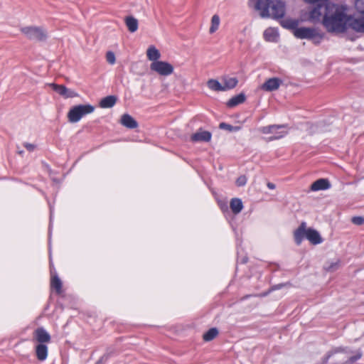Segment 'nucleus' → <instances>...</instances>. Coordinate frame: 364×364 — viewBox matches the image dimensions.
I'll list each match as a JSON object with an SVG mask.
<instances>
[{"instance_id":"obj_29","label":"nucleus","mask_w":364,"mask_h":364,"mask_svg":"<svg viewBox=\"0 0 364 364\" xmlns=\"http://www.w3.org/2000/svg\"><path fill=\"white\" fill-rule=\"evenodd\" d=\"M282 25L285 28L295 30L297 28L298 21L294 19H285L282 22Z\"/></svg>"},{"instance_id":"obj_5","label":"nucleus","mask_w":364,"mask_h":364,"mask_svg":"<svg viewBox=\"0 0 364 364\" xmlns=\"http://www.w3.org/2000/svg\"><path fill=\"white\" fill-rule=\"evenodd\" d=\"M294 35L297 38L314 40L315 44L319 43L324 36L318 28L309 27L297 28L294 31Z\"/></svg>"},{"instance_id":"obj_25","label":"nucleus","mask_w":364,"mask_h":364,"mask_svg":"<svg viewBox=\"0 0 364 364\" xmlns=\"http://www.w3.org/2000/svg\"><path fill=\"white\" fill-rule=\"evenodd\" d=\"M285 128L284 125H269L266 127H262L259 129V131L263 134H273L274 131L284 129Z\"/></svg>"},{"instance_id":"obj_33","label":"nucleus","mask_w":364,"mask_h":364,"mask_svg":"<svg viewBox=\"0 0 364 364\" xmlns=\"http://www.w3.org/2000/svg\"><path fill=\"white\" fill-rule=\"evenodd\" d=\"M355 6L358 11L364 14V0H355Z\"/></svg>"},{"instance_id":"obj_12","label":"nucleus","mask_w":364,"mask_h":364,"mask_svg":"<svg viewBox=\"0 0 364 364\" xmlns=\"http://www.w3.org/2000/svg\"><path fill=\"white\" fill-rule=\"evenodd\" d=\"M211 139V133L208 131H203L200 129L191 136V140L193 142L198 141H209Z\"/></svg>"},{"instance_id":"obj_6","label":"nucleus","mask_w":364,"mask_h":364,"mask_svg":"<svg viewBox=\"0 0 364 364\" xmlns=\"http://www.w3.org/2000/svg\"><path fill=\"white\" fill-rule=\"evenodd\" d=\"M95 107L91 105H79L73 107L68 113V118L70 122L75 123L88 114L93 112Z\"/></svg>"},{"instance_id":"obj_20","label":"nucleus","mask_w":364,"mask_h":364,"mask_svg":"<svg viewBox=\"0 0 364 364\" xmlns=\"http://www.w3.org/2000/svg\"><path fill=\"white\" fill-rule=\"evenodd\" d=\"M245 95L243 93H240L237 95L232 97L229 101L227 102V105L229 107H234L240 104L243 103L245 101Z\"/></svg>"},{"instance_id":"obj_7","label":"nucleus","mask_w":364,"mask_h":364,"mask_svg":"<svg viewBox=\"0 0 364 364\" xmlns=\"http://www.w3.org/2000/svg\"><path fill=\"white\" fill-rule=\"evenodd\" d=\"M152 71L164 76H167L173 73V67L170 63L165 61H155L150 65Z\"/></svg>"},{"instance_id":"obj_40","label":"nucleus","mask_w":364,"mask_h":364,"mask_svg":"<svg viewBox=\"0 0 364 364\" xmlns=\"http://www.w3.org/2000/svg\"><path fill=\"white\" fill-rule=\"evenodd\" d=\"M23 151H18V154H23Z\"/></svg>"},{"instance_id":"obj_1","label":"nucleus","mask_w":364,"mask_h":364,"mask_svg":"<svg viewBox=\"0 0 364 364\" xmlns=\"http://www.w3.org/2000/svg\"><path fill=\"white\" fill-rule=\"evenodd\" d=\"M313 4L309 11V21L321 22L328 33H342L348 28L364 33V16L353 18L345 5L333 4L329 0H303Z\"/></svg>"},{"instance_id":"obj_28","label":"nucleus","mask_w":364,"mask_h":364,"mask_svg":"<svg viewBox=\"0 0 364 364\" xmlns=\"http://www.w3.org/2000/svg\"><path fill=\"white\" fill-rule=\"evenodd\" d=\"M50 286L55 289L57 293H60L62 289V282L58 276H54L51 279Z\"/></svg>"},{"instance_id":"obj_2","label":"nucleus","mask_w":364,"mask_h":364,"mask_svg":"<svg viewBox=\"0 0 364 364\" xmlns=\"http://www.w3.org/2000/svg\"><path fill=\"white\" fill-rule=\"evenodd\" d=\"M249 6L258 11L262 18H280L285 14V4L281 0H249Z\"/></svg>"},{"instance_id":"obj_17","label":"nucleus","mask_w":364,"mask_h":364,"mask_svg":"<svg viewBox=\"0 0 364 364\" xmlns=\"http://www.w3.org/2000/svg\"><path fill=\"white\" fill-rule=\"evenodd\" d=\"M36 354L40 361H43L48 356V347L45 344H38L36 347Z\"/></svg>"},{"instance_id":"obj_15","label":"nucleus","mask_w":364,"mask_h":364,"mask_svg":"<svg viewBox=\"0 0 364 364\" xmlns=\"http://www.w3.org/2000/svg\"><path fill=\"white\" fill-rule=\"evenodd\" d=\"M331 187V184L328 179L320 178L314 181L311 186V189L314 191L320 190H326Z\"/></svg>"},{"instance_id":"obj_4","label":"nucleus","mask_w":364,"mask_h":364,"mask_svg":"<svg viewBox=\"0 0 364 364\" xmlns=\"http://www.w3.org/2000/svg\"><path fill=\"white\" fill-rule=\"evenodd\" d=\"M21 33L28 40L44 42L48 39V31L43 26H28L20 28Z\"/></svg>"},{"instance_id":"obj_36","label":"nucleus","mask_w":364,"mask_h":364,"mask_svg":"<svg viewBox=\"0 0 364 364\" xmlns=\"http://www.w3.org/2000/svg\"><path fill=\"white\" fill-rule=\"evenodd\" d=\"M351 221L355 225H361L364 223V218L361 216H355L352 218Z\"/></svg>"},{"instance_id":"obj_26","label":"nucleus","mask_w":364,"mask_h":364,"mask_svg":"<svg viewBox=\"0 0 364 364\" xmlns=\"http://www.w3.org/2000/svg\"><path fill=\"white\" fill-rule=\"evenodd\" d=\"M218 334V329L216 328H212L203 334V338L205 341H210L213 340Z\"/></svg>"},{"instance_id":"obj_18","label":"nucleus","mask_w":364,"mask_h":364,"mask_svg":"<svg viewBox=\"0 0 364 364\" xmlns=\"http://www.w3.org/2000/svg\"><path fill=\"white\" fill-rule=\"evenodd\" d=\"M264 38L269 42H276L278 38V33L275 28H268L264 32Z\"/></svg>"},{"instance_id":"obj_31","label":"nucleus","mask_w":364,"mask_h":364,"mask_svg":"<svg viewBox=\"0 0 364 364\" xmlns=\"http://www.w3.org/2000/svg\"><path fill=\"white\" fill-rule=\"evenodd\" d=\"M219 127L220 129H224L228 130L230 132H235V131H238L240 129L239 127H233V126L228 124L227 123H225V122L220 123L219 125Z\"/></svg>"},{"instance_id":"obj_30","label":"nucleus","mask_w":364,"mask_h":364,"mask_svg":"<svg viewBox=\"0 0 364 364\" xmlns=\"http://www.w3.org/2000/svg\"><path fill=\"white\" fill-rule=\"evenodd\" d=\"M273 134H274V136L268 138L269 141L276 140V139H279L282 138L284 136L287 134V131L282 130V131L278 132V130H277V131H274Z\"/></svg>"},{"instance_id":"obj_38","label":"nucleus","mask_w":364,"mask_h":364,"mask_svg":"<svg viewBox=\"0 0 364 364\" xmlns=\"http://www.w3.org/2000/svg\"><path fill=\"white\" fill-rule=\"evenodd\" d=\"M107 359H108V355L105 354L100 358V359L97 362V364L102 363L106 361Z\"/></svg>"},{"instance_id":"obj_39","label":"nucleus","mask_w":364,"mask_h":364,"mask_svg":"<svg viewBox=\"0 0 364 364\" xmlns=\"http://www.w3.org/2000/svg\"><path fill=\"white\" fill-rule=\"evenodd\" d=\"M267 187L269 188V189H274L275 188V185L272 183H270L269 182L267 183Z\"/></svg>"},{"instance_id":"obj_21","label":"nucleus","mask_w":364,"mask_h":364,"mask_svg":"<svg viewBox=\"0 0 364 364\" xmlns=\"http://www.w3.org/2000/svg\"><path fill=\"white\" fill-rule=\"evenodd\" d=\"M231 210L234 214H238L243 208L242 202L239 198H232L230 204Z\"/></svg>"},{"instance_id":"obj_8","label":"nucleus","mask_w":364,"mask_h":364,"mask_svg":"<svg viewBox=\"0 0 364 364\" xmlns=\"http://www.w3.org/2000/svg\"><path fill=\"white\" fill-rule=\"evenodd\" d=\"M50 86L54 91L65 98H73L78 97V94L75 91L67 88L65 85H57L55 83L50 84Z\"/></svg>"},{"instance_id":"obj_34","label":"nucleus","mask_w":364,"mask_h":364,"mask_svg":"<svg viewBox=\"0 0 364 364\" xmlns=\"http://www.w3.org/2000/svg\"><path fill=\"white\" fill-rule=\"evenodd\" d=\"M106 59L109 64H114L116 61L114 53L112 51H108L106 54Z\"/></svg>"},{"instance_id":"obj_16","label":"nucleus","mask_w":364,"mask_h":364,"mask_svg":"<svg viewBox=\"0 0 364 364\" xmlns=\"http://www.w3.org/2000/svg\"><path fill=\"white\" fill-rule=\"evenodd\" d=\"M124 23L129 32L134 33L137 31L139 23L136 18L132 16H127L124 18Z\"/></svg>"},{"instance_id":"obj_11","label":"nucleus","mask_w":364,"mask_h":364,"mask_svg":"<svg viewBox=\"0 0 364 364\" xmlns=\"http://www.w3.org/2000/svg\"><path fill=\"white\" fill-rule=\"evenodd\" d=\"M34 336L39 344L49 343L51 339L50 334L43 328H38L34 332Z\"/></svg>"},{"instance_id":"obj_9","label":"nucleus","mask_w":364,"mask_h":364,"mask_svg":"<svg viewBox=\"0 0 364 364\" xmlns=\"http://www.w3.org/2000/svg\"><path fill=\"white\" fill-rule=\"evenodd\" d=\"M282 83V80L281 79L272 77L261 85V89L267 92H272L278 90Z\"/></svg>"},{"instance_id":"obj_23","label":"nucleus","mask_w":364,"mask_h":364,"mask_svg":"<svg viewBox=\"0 0 364 364\" xmlns=\"http://www.w3.org/2000/svg\"><path fill=\"white\" fill-rule=\"evenodd\" d=\"M207 85L209 89L213 91H225V88L223 87V85L217 80L210 79L207 82Z\"/></svg>"},{"instance_id":"obj_24","label":"nucleus","mask_w":364,"mask_h":364,"mask_svg":"<svg viewBox=\"0 0 364 364\" xmlns=\"http://www.w3.org/2000/svg\"><path fill=\"white\" fill-rule=\"evenodd\" d=\"M223 87L225 88V91H226L235 87L238 80L236 77H225L223 79Z\"/></svg>"},{"instance_id":"obj_3","label":"nucleus","mask_w":364,"mask_h":364,"mask_svg":"<svg viewBox=\"0 0 364 364\" xmlns=\"http://www.w3.org/2000/svg\"><path fill=\"white\" fill-rule=\"evenodd\" d=\"M327 354H331L333 358V364H353L362 356V353L357 351L354 355H352V352L345 348H336Z\"/></svg>"},{"instance_id":"obj_22","label":"nucleus","mask_w":364,"mask_h":364,"mask_svg":"<svg viewBox=\"0 0 364 364\" xmlns=\"http://www.w3.org/2000/svg\"><path fill=\"white\" fill-rule=\"evenodd\" d=\"M146 55L148 59L153 62L159 61L158 59L161 57L159 51L154 46H150L147 49Z\"/></svg>"},{"instance_id":"obj_32","label":"nucleus","mask_w":364,"mask_h":364,"mask_svg":"<svg viewBox=\"0 0 364 364\" xmlns=\"http://www.w3.org/2000/svg\"><path fill=\"white\" fill-rule=\"evenodd\" d=\"M340 266V262L338 260L335 262H331L329 265L325 267V269L328 272H333L336 270Z\"/></svg>"},{"instance_id":"obj_35","label":"nucleus","mask_w":364,"mask_h":364,"mask_svg":"<svg viewBox=\"0 0 364 364\" xmlns=\"http://www.w3.org/2000/svg\"><path fill=\"white\" fill-rule=\"evenodd\" d=\"M246 183H247V178L245 176H240L236 180V185L237 186H243L246 184Z\"/></svg>"},{"instance_id":"obj_14","label":"nucleus","mask_w":364,"mask_h":364,"mask_svg":"<svg viewBox=\"0 0 364 364\" xmlns=\"http://www.w3.org/2000/svg\"><path fill=\"white\" fill-rule=\"evenodd\" d=\"M120 123L128 129H134L138 127L137 122L129 114H124L121 117Z\"/></svg>"},{"instance_id":"obj_13","label":"nucleus","mask_w":364,"mask_h":364,"mask_svg":"<svg viewBox=\"0 0 364 364\" xmlns=\"http://www.w3.org/2000/svg\"><path fill=\"white\" fill-rule=\"evenodd\" d=\"M306 239L313 245H318L323 242V239L319 232L310 228L307 229Z\"/></svg>"},{"instance_id":"obj_27","label":"nucleus","mask_w":364,"mask_h":364,"mask_svg":"<svg viewBox=\"0 0 364 364\" xmlns=\"http://www.w3.org/2000/svg\"><path fill=\"white\" fill-rule=\"evenodd\" d=\"M220 25V17L218 15L215 14L211 18V26L209 29L210 33H215L219 27Z\"/></svg>"},{"instance_id":"obj_37","label":"nucleus","mask_w":364,"mask_h":364,"mask_svg":"<svg viewBox=\"0 0 364 364\" xmlns=\"http://www.w3.org/2000/svg\"><path fill=\"white\" fill-rule=\"evenodd\" d=\"M23 146L29 151H33L36 149V145L30 143H24Z\"/></svg>"},{"instance_id":"obj_19","label":"nucleus","mask_w":364,"mask_h":364,"mask_svg":"<svg viewBox=\"0 0 364 364\" xmlns=\"http://www.w3.org/2000/svg\"><path fill=\"white\" fill-rule=\"evenodd\" d=\"M117 100V97L114 95L107 96L101 100L100 106L102 108L112 107L116 104Z\"/></svg>"},{"instance_id":"obj_10","label":"nucleus","mask_w":364,"mask_h":364,"mask_svg":"<svg viewBox=\"0 0 364 364\" xmlns=\"http://www.w3.org/2000/svg\"><path fill=\"white\" fill-rule=\"evenodd\" d=\"M306 223L305 222H302L299 227L294 230V237L295 242L296 245H299L304 237L306 238V232H307Z\"/></svg>"}]
</instances>
